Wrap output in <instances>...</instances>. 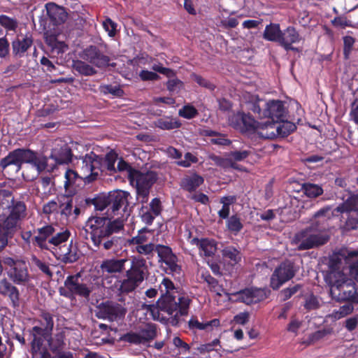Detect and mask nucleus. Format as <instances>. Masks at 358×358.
<instances>
[{
	"instance_id": "obj_27",
	"label": "nucleus",
	"mask_w": 358,
	"mask_h": 358,
	"mask_svg": "<svg viewBox=\"0 0 358 358\" xmlns=\"http://www.w3.org/2000/svg\"><path fill=\"white\" fill-rule=\"evenodd\" d=\"M27 206L21 201H13L10 212L6 218V224L8 227H14L17 222L26 215Z\"/></svg>"
},
{
	"instance_id": "obj_54",
	"label": "nucleus",
	"mask_w": 358,
	"mask_h": 358,
	"mask_svg": "<svg viewBox=\"0 0 358 358\" xmlns=\"http://www.w3.org/2000/svg\"><path fill=\"white\" fill-rule=\"evenodd\" d=\"M302 288V285L300 284H296L293 287H289L285 289L281 290L280 293V296L282 301H285L289 299L292 296H294L298 291H299Z\"/></svg>"
},
{
	"instance_id": "obj_40",
	"label": "nucleus",
	"mask_w": 358,
	"mask_h": 358,
	"mask_svg": "<svg viewBox=\"0 0 358 358\" xmlns=\"http://www.w3.org/2000/svg\"><path fill=\"white\" fill-rule=\"evenodd\" d=\"M64 332H59L56 334L53 337L52 335L44 341H47L50 350L53 352H57L62 350L64 345Z\"/></svg>"
},
{
	"instance_id": "obj_32",
	"label": "nucleus",
	"mask_w": 358,
	"mask_h": 358,
	"mask_svg": "<svg viewBox=\"0 0 358 358\" xmlns=\"http://www.w3.org/2000/svg\"><path fill=\"white\" fill-rule=\"evenodd\" d=\"M74 196L64 192V194L58 196L59 208L61 215L64 216L66 218H69L73 215Z\"/></svg>"
},
{
	"instance_id": "obj_2",
	"label": "nucleus",
	"mask_w": 358,
	"mask_h": 358,
	"mask_svg": "<svg viewBox=\"0 0 358 358\" xmlns=\"http://www.w3.org/2000/svg\"><path fill=\"white\" fill-rule=\"evenodd\" d=\"M73 155L72 150L68 144L58 145L52 150L50 156V158L55 161V164L49 168L46 157L29 149L17 148L0 160V168L4 170L10 165H15L19 171L22 169L23 164H29L36 169L38 175L45 170L53 171L57 164H67L71 162Z\"/></svg>"
},
{
	"instance_id": "obj_58",
	"label": "nucleus",
	"mask_w": 358,
	"mask_h": 358,
	"mask_svg": "<svg viewBox=\"0 0 358 358\" xmlns=\"http://www.w3.org/2000/svg\"><path fill=\"white\" fill-rule=\"evenodd\" d=\"M152 69L155 73L163 74L167 78H173L176 76V71L169 68L164 67L161 63L154 64L152 66Z\"/></svg>"
},
{
	"instance_id": "obj_29",
	"label": "nucleus",
	"mask_w": 358,
	"mask_h": 358,
	"mask_svg": "<svg viewBox=\"0 0 358 358\" xmlns=\"http://www.w3.org/2000/svg\"><path fill=\"white\" fill-rule=\"evenodd\" d=\"M65 181L64 184V192L70 195H76L77 192L78 181H83L79 172L68 169L64 174Z\"/></svg>"
},
{
	"instance_id": "obj_28",
	"label": "nucleus",
	"mask_w": 358,
	"mask_h": 358,
	"mask_svg": "<svg viewBox=\"0 0 358 358\" xmlns=\"http://www.w3.org/2000/svg\"><path fill=\"white\" fill-rule=\"evenodd\" d=\"M127 259L111 258L102 261L100 265L103 273L114 274L122 273L125 268Z\"/></svg>"
},
{
	"instance_id": "obj_60",
	"label": "nucleus",
	"mask_w": 358,
	"mask_h": 358,
	"mask_svg": "<svg viewBox=\"0 0 358 358\" xmlns=\"http://www.w3.org/2000/svg\"><path fill=\"white\" fill-rule=\"evenodd\" d=\"M101 91L105 94H111L120 96L123 94V90L117 85H106L101 87Z\"/></svg>"
},
{
	"instance_id": "obj_12",
	"label": "nucleus",
	"mask_w": 358,
	"mask_h": 358,
	"mask_svg": "<svg viewBox=\"0 0 358 358\" xmlns=\"http://www.w3.org/2000/svg\"><path fill=\"white\" fill-rule=\"evenodd\" d=\"M80 277L79 273L68 275L64 281L65 287L59 288V294L68 299H73L76 295L88 299L92 289L85 283H80Z\"/></svg>"
},
{
	"instance_id": "obj_15",
	"label": "nucleus",
	"mask_w": 358,
	"mask_h": 358,
	"mask_svg": "<svg viewBox=\"0 0 358 358\" xmlns=\"http://www.w3.org/2000/svg\"><path fill=\"white\" fill-rule=\"evenodd\" d=\"M229 124L242 134H253L258 128L262 129L263 124L257 122L251 115L238 111L229 118Z\"/></svg>"
},
{
	"instance_id": "obj_61",
	"label": "nucleus",
	"mask_w": 358,
	"mask_h": 358,
	"mask_svg": "<svg viewBox=\"0 0 358 358\" xmlns=\"http://www.w3.org/2000/svg\"><path fill=\"white\" fill-rule=\"evenodd\" d=\"M117 172L127 171L128 175V180H130L131 173H133V171H136V169H134L128 162L124 161L122 158H120L119 160L117 167Z\"/></svg>"
},
{
	"instance_id": "obj_45",
	"label": "nucleus",
	"mask_w": 358,
	"mask_h": 358,
	"mask_svg": "<svg viewBox=\"0 0 358 358\" xmlns=\"http://www.w3.org/2000/svg\"><path fill=\"white\" fill-rule=\"evenodd\" d=\"M86 205L92 204L97 210H103L106 208L110 209V203L108 199V194L107 196H98L94 199H84Z\"/></svg>"
},
{
	"instance_id": "obj_24",
	"label": "nucleus",
	"mask_w": 358,
	"mask_h": 358,
	"mask_svg": "<svg viewBox=\"0 0 358 358\" xmlns=\"http://www.w3.org/2000/svg\"><path fill=\"white\" fill-rule=\"evenodd\" d=\"M0 294L8 298L13 308H16L20 306L19 289L6 278L0 280Z\"/></svg>"
},
{
	"instance_id": "obj_34",
	"label": "nucleus",
	"mask_w": 358,
	"mask_h": 358,
	"mask_svg": "<svg viewBox=\"0 0 358 358\" xmlns=\"http://www.w3.org/2000/svg\"><path fill=\"white\" fill-rule=\"evenodd\" d=\"M358 194H351L343 203L334 208L332 214L337 213H343L345 212L355 211L357 212L358 208Z\"/></svg>"
},
{
	"instance_id": "obj_37",
	"label": "nucleus",
	"mask_w": 358,
	"mask_h": 358,
	"mask_svg": "<svg viewBox=\"0 0 358 358\" xmlns=\"http://www.w3.org/2000/svg\"><path fill=\"white\" fill-rule=\"evenodd\" d=\"M281 29L279 24L270 23L266 25L263 34L265 40L272 42H279Z\"/></svg>"
},
{
	"instance_id": "obj_7",
	"label": "nucleus",
	"mask_w": 358,
	"mask_h": 358,
	"mask_svg": "<svg viewBox=\"0 0 358 358\" xmlns=\"http://www.w3.org/2000/svg\"><path fill=\"white\" fill-rule=\"evenodd\" d=\"M40 318L38 322L41 326H34L31 329L33 340L31 343V349L34 356L41 350L44 338H48L52 334L54 328L52 314L43 310L40 314Z\"/></svg>"
},
{
	"instance_id": "obj_33",
	"label": "nucleus",
	"mask_w": 358,
	"mask_h": 358,
	"mask_svg": "<svg viewBox=\"0 0 358 358\" xmlns=\"http://www.w3.org/2000/svg\"><path fill=\"white\" fill-rule=\"evenodd\" d=\"M203 182V177L194 173L191 176L184 177L180 181V187L185 191L192 192L201 185Z\"/></svg>"
},
{
	"instance_id": "obj_30",
	"label": "nucleus",
	"mask_w": 358,
	"mask_h": 358,
	"mask_svg": "<svg viewBox=\"0 0 358 358\" xmlns=\"http://www.w3.org/2000/svg\"><path fill=\"white\" fill-rule=\"evenodd\" d=\"M100 161V173L106 172V173L112 176L117 173L115 166L117 159V155L114 152H109L105 157L99 155Z\"/></svg>"
},
{
	"instance_id": "obj_55",
	"label": "nucleus",
	"mask_w": 358,
	"mask_h": 358,
	"mask_svg": "<svg viewBox=\"0 0 358 358\" xmlns=\"http://www.w3.org/2000/svg\"><path fill=\"white\" fill-rule=\"evenodd\" d=\"M139 214L143 222L146 224L147 225H151L157 215H154V213L148 210V207L142 206L140 209Z\"/></svg>"
},
{
	"instance_id": "obj_19",
	"label": "nucleus",
	"mask_w": 358,
	"mask_h": 358,
	"mask_svg": "<svg viewBox=\"0 0 358 358\" xmlns=\"http://www.w3.org/2000/svg\"><path fill=\"white\" fill-rule=\"evenodd\" d=\"M8 264L10 267L8 273V277L15 284L24 285L29 281L30 276L24 261L9 259Z\"/></svg>"
},
{
	"instance_id": "obj_59",
	"label": "nucleus",
	"mask_w": 358,
	"mask_h": 358,
	"mask_svg": "<svg viewBox=\"0 0 358 358\" xmlns=\"http://www.w3.org/2000/svg\"><path fill=\"white\" fill-rule=\"evenodd\" d=\"M117 23L113 21L110 18L107 17L103 22V27L108 32V34L110 37H113L115 36L117 32Z\"/></svg>"
},
{
	"instance_id": "obj_38",
	"label": "nucleus",
	"mask_w": 358,
	"mask_h": 358,
	"mask_svg": "<svg viewBox=\"0 0 358 358\" xmlns=\"http://www.w3.org/2000/svg\"><path fill=\"white\" fill-rule=\"evenodd\" d=\"M121 237L112 235H106L100 240L99 243H93L98 248L102 247L105 250H112L120 244Z\"/></svg>"
},
{
	"instance_id": "obj_20",
	"label": "nucleus",
	"mask_w": 358,
	"mask_h": 358,
	"mask_svg": "<svg viewBox=\"0 0 358 358\" xmlns=\"http://www.w3.org/2000/svg\"><path fill=\"white\" fill-rule=\"evenodd\" d=\"M55 227L51 224H46L34 230V236L31 238L34 246L39 248L41 250L52 251L50 239L54 235Z\"/></svg>"
},
{
	"instance_id": "obj_17",
	"label": "nucleus",
	"mask_w": 358,
	"mask_h": 358,
	"mask_svg": "<svg viewBox=\"0 0 358 358\" xmlns=\"http://www.w3.org/2000/svg\"><path fill=\"white\" fill-rule=\"evenodd\" d=\"M296 129V126L289 121H279L278 123H264L262 127L261 135L266 138H274L277 136L287 137Z\"/></svg>"
},
{
	"instance_id": "obj_41",
	"label": "nucleus",
	"mask_w": 358,
	"mask_h": 358,
	"mask_svg": "<svg viewBox=\"0 0 358 358\" xmlns=\"http://www.w3.org/2000/svg\"><path fill=\"white\" fill-rule=\"evenodd\" d=\"M139 335L143 344L155 339L157 336L156 324L152 323L146 324L143 328L140 329Z\"/></svg>"
},
{
	"instance_id": "obj_49",
	"label": "nucleus",
	"mask_w": 358,
	"mask_h": 358,
	"mask_svg": "<svg viewBox=\"0 0 358 358\" xmlns=\"http://www.w3.org/2000/svg\"><path fill=\"white\" fill-rule=\"evenodd\" d=\"M31 262L32 264L36 266L42 273L48 275L49 278L52 277L53 273L47 263L41 261L34 255H31Z\"/></svg>"
},
{
	"instance_id": "obj_57",
	"label": "nucleus",
	"mask_w": 358,
	"mask_h": 358,
	"mask_svg": "<svg viewBox=\"0 0 358 358\" xmlns=\"http://www.w3.org/2000/svg\"><path fill=\"white\" fill-rule=\"evenodd\" d=\"M191 78L201 87L213 91L215 89V85L208 80L203 78L202 76L193 73L191 74Z\"/></svg>"
},
{
	"instance_id": "obj_16",
	"label": "nucleus",
	"mask_w": 358,
	"mask_h": 358,
	"mask_svg": "<svg viewBox=\"0 0 358 358\" xmlns=\"http://www.w3.org/2000/svg\"><path fill=\"white\" fill-rule=\"evenodd\" d=\"M271 291L267 288L250 287L245 288L238 292L231 294L235 297V302L251 305L259 303L268 297Z\"/></svg>"
},
{
	"instance_id": "obj_64",
	"label": "nucleus",
	"mask_w": 358,
	"mask_h": 358,
	"mask_svg": "<svg viewBox=\"0 0 358 358\" xmlns=\"http://www.w3.org/2000/svg\"><path fill=\"white\" fill-rule=\"evenodd\" d=\"M344 229L347 231L358 229V217L350 215L345 223Z\"/></svg>"
},
{
	"instance_id": "obj_51",
	"label": "nucleus",
	"mask_w": 358,
	"mask_h": 358,
	"mask_svg": "<svg viewBox=\"0 0 358 358\" xmlns=\"http://www.w3.org/2000/svg\"><path fill=\"white\" fill-rule=\"evenodd\" d=\"M169 80L166 83V89L170 92H174L176 90H180L184 88V83L176 77L168 78Z\"/></svg>"
},
{
	"instance_id": "obj_44",
	"label": "nucleus",
	"mask_w": 358,
	"mask_h": 358,
	"mask_svg": "<svg viewBox=\"0 0 358 358\" xmlns=\"http://www.w3.org/2000/svg\"><path fill=\"white\" fill-rule=\"evenodd\" d=\"M70 235V231L67 229L62 231H57L55 229L54 235H52V238L50 239L52 250L55 249L56 247L59 246L62 243L66 242L69 238Z\"/></svg>"
},
{
	"instance_id": "obj_31",
	"label": "nucleus",
	"mask_w": 358,
	"mask_h": 358,
	"mask_svg": "<svg viewBox=\"0 0 358 358\" xmlns=\"http://www.w3.org/2000/svg\"><path fill=\"white\" fill-rule=\"evenodd\" d=\"M59 257L57 258L60 259L65 264L74 263L80 258V251L78 247L73 244L72 241L67 248L63 250L59 248Z\"/></svg>"
},
{
	"instance_id": "obj_62",
	"label": "nucleus",
	"mask_w": 358,
	"mask_h": 358,
	"mask_svg": "<svg viewBox=\"0 0 358 358\" xmlns=\"http://www.w3.org/2000/svg\"><path fill=\"white\" fill-rule=\"evenodd\" d=\"M139 77L143 81H155L160 79V76L157 73L148 70L141 71Z\"/></svg>"
},
{
	"instance_id": "obj_52",
	"label": "nucleus",
	"mask_w": 358,
	"mask_h": 358,
	"mask_svg": "<svg viewBox=\"0 0 358 358\" xmlns=\"http://www.w3.org/2000/svg\"><path fill=\"white\" fill-rule=\"evenodd\" d=\"M178 114L180 117L191 120L195 117L198 114L196 108L192 105H185L179 110Z\"/></svg>"
},
{
	"instance_id": "obj_5",
	"label": "nucleus",
	"mask_w": 358,
	"mask_h": 358,
	"mask_svg": "<svg viewBox=\"0 0 358 358\" xmlns=\"http://www.w3.org/2000/svg\"><path fill=\"white\" fill-rule=\"evenodd\" d=\"M330 295L338 302L350 301L358 303V292L355 283L343 273L335 272L329 277Z\"/></svg>"
},
{
	"instance_id": "obj_48",
	"label": "nucleus",
	"mask_w": 358,
	"mask_h": 358,
	"mask_svg": "<svg viewBox=\"0 0 358 358\" xmlns=\"http://www.w3.org/2000/svg\"><path fill=\"white\" fill-rule=\"evenodd\" d=\"M148 231V230L146 228L139 230L136 236H133L131 239L128 240L129 245L130 246L134 245L135 247L148 243V236L146 235V232Z\"/></svg>"
},
{
	"instance_id": "obj_9",
	"label": "nucleus",
	"mask_w": 358,
	"mask_h": 358,
	"mask_svg": "<svg viewBox=\"0 0 358 358\" xmlns=\"http://www.w3.org/2000/svg\"><path fill=\"white\" fill-rule=\"evenodd\" d=\"M328 241V236L322 235L315 227L311 225L296 233L293 243L297 245L298 250H306L323 245Z\"/></svg>"
},
{
	"instance_id": "obj_47",
	"label": "nucleus",
	"mask_w": 358,
	"mask_h": 358,
	"mask_svg": "<svg viewBox=\"0 0 358 358\" xmlns=\"http://www.w3.org/2000/svg\"><path fill=\"white\" fill-rule=\"evenodd\" d=\"M227 227L229 231L237 234L243 228V224L241 223L240 217L237 215H234L228 217Z\"/></svg>"
},
{
	"instance_id": "obj_18",
	"label": "nucleus",
	"mask_w": 358,
	"mask_h": 358,
	"mask_svg": "<svg viewBox=\"0 0 358 358\" xmlns=\"http://www.w3.org/2000/svg\"><path fill=\"white\" fill-rule=\"evenodd\" d=\"M127 308L117 303L107 301L102 303L96 313L99 319L108 320L110 322L117 321L124 317Z\"/></svg>"
},
{
	"instance_id": "obj_3",
	"label": "nucleus",
	"mask_w": 358,
	"mask_h": 358,
	"mask_svg": "<svg viewBox=\"0 0 358 358\" xmlns=\"http://www.w3.org/2000/svg\"><path fill=\"white\" fill-rule=\"evenodd\" d=\"M157 245L149 243L135 246L133 251L141 256H132L130 268L126 271L124 278L119 280L118 291L121 294L131 293L147 278L148 267L146 259L152 258Z\"/></svg>"
},
{
	"instance_id": "obj_8",
	"label": "nucleus",
	"mask_w": 358,
	"mask_h": 358,
	"mask_svg": "<svg viewBox=\"0 0 358 358\" xmlns=\"http://www.w3.org/2000/svg\"><path fill=\"white\" fill-rule=\"evenodd\" d=\"M157 179V173L153 171L143 173L136 170L131 173L129 181L136 188L137 199H139L141 203L148 202L150 189Z\"/></svg>"
},
{
	"instance_id": "obj_46",
	"label": "nucleus",
	"mask_w": 358,
	"mask_h": 358,
	"mask_svg": "<svg viewBox=\"0 0 358 358\" xmlns=\"http://www.w3.org/2000/svg\"><path fill=\"white\" fill-rule=\"evenodd\" d=\"M302 190L305 195L309 198H317L324 192L322 186L311 182L303 183Z\"/></svg>"
},
{
	"instance_id": "obj_42",
	"label": "nucleus",
	"mask_w": 358,
	"mask_h": 358,
	"mask_svg": "<svg viewBox=\"0 0 358 358\" xmlns=\"http://www.w3.org/2000/svg\"><path fill=\"white\" fill-rule=\"evenodd\" d=\"M223 257L228 259L231 265L237 264L241 259L240 251L233 246L225 247L222 250Z\"/></svg>"
},
{
	"instance_id": "obj_22",
	"label": "nucleus",
	"mask_w": 358,
	"mask_h": 358,
	"mask_svg": "<svg viewBox=\"0 0 358 358\" xmlns=\"http://www.w3.org/2000/svg\"><path fill=\"white\" fill-rule=\"evenodd\" d=\"M34 43L33 35L30 32L25 34H20L12 42L13 54L17 57H23L26 52L31 48Z\"/></svg>"
},
{
	"instance_id": "obj_13",
	"label": "nucleus",
	"mask_w": 358,
	"mask_h": 358,
	"mask_svg": "<svg viewBox=\"0 0 358 358\" xmlns=\"http://www.w3.org/2000/svg\"><path fill=\"white\" fill-rule=\"evenodd\" d=\"M298 269L294 264L286 260L278 265L273 271L270 278V287L273 290H278L283 284L292 279Z\"/></svg>"
},
{
	"instance_id": "obj_43",
	"label": "nucleus",
	"mask_w": 358,
	"mask_h": 358,
	"mask_svg": "<svg viewBox=\"0 0 358 358\" xmlns=\"http://www.w3.org/2000/svg\"><path fill=\"white\" fill-rule=\"evenodd\" d=\"M72 66L80 75L89 76L96 73V71L92 66L81 60L73 61Z\"/></svg>"
},
{
	"instance_id": "obj_14",
	"label": "nucleus",
	"mask_w": 358,
	"mask_h": 358,
	"mask_svg": "<svg viewBox=\"0 0 358 358\" xmlns=\"http://www.w3.org/2000/svg\"><path fill=\"white\" fill-rule=\"evenodd\" d=\"M156 252L158 257V263L166 273L180 274L181 266L178 264V259L169 246L157 244Z\"/></svg>"
},
{
	"instance_id": "obj_21",
	"label": "nucleus",
	"mask_w": 358,
	"mask_h": 358,
	"mask_svg": "<svg viewBox=\"0 0 358 358\" xmlns=\"http://www.w3.org/2000/svg\"><path fill=\"white\" fill-rule=\"evenodd\" d=\"M82 57L98 68H105L110 65V57L104 55L96 45H90L85 48Z\"/></svg>"
},
{
	"instance_id": "obj_36",
	"label": "nucleus",
	"mask_w": 358,
	"mask_h": 358,
	"mask_svg": "<svg viewBox=\"0 0 358 358\" xmlns=\"http://www.w3.org/2000/svg\"><path fill=\"white\" fill-rule=\"evenodd\" d=\"M155 125L156 127L163 130H171L180 128L181 123L176 118L164 116L157 119L155 122Z\"/></svg>"
},
{
	"instance_id": "obj_39",
	"label": "nucleus",
	"mask_w": 358,
	"mask_h": 358,
	"mask_svg": "<svg viewBox=\"0 0 358 358\" xmlns=\"http://www.w3.org/2000/svg\"><path fill=\"white\" fill-rule=\"evenodd\" d=\"M250 151L247 150H233L230 151L228 155V160L231 162V166L235 169L240 170V168L235 163L236 162H241L245 160L250 155Z\"/></svg>"
},
{
	"instance_id": "obj_35",
	"label": "nucleus",
	"mask_w": 358,
	"mask_h": 358,
	"mask_svg": "<svg viewBox=\"0 0 358 358\" xmlns=\"http://www.w3.org/2000/svg\"><path fill=\"white\" fill-rule=\"evenodd\" d=\"M201 279L208 285L210 292H215L218 296H222V292H224L222 285L219 284L218 280L213 277L208 271H201Z\"/></svg>"
},
{
	"instance_id": "obj_1",
	"label": "nucleus",
	"mask_w": 358,
	"mask_h": 358,
	"mask_svg": "<svg viewBox=\"0 0 358 358\" xmlns=\"http://www.w3.org/2000/svg\"><path fill=\"white\" fill-rule=\"evenodd\" d=\"M159 289L160 297L156 303L146 305L147 310L155 320L180 327L185 321L180 317L188 315L192 299L168 278H163Z\"/></svg>"
},
{
	"instance_id": "obj_10",
	"label": "nucleus",
	"mask_w": 358,
	"mask_h": 358,
	"mask_svg": "<svg viewBox=\"0 0 358 358\" xmlns=\"http://www.w3.org/2000/svg\"><path fill=\"white\" fill-rule=\"evenodd\" d=\"M132 196L129 192L117 189L108 193V199L110 203V210L115 215L120 216L118 218L127 220L130 215L132 208L136 203L131 201Z\"/></svg>"
},
{
	"instance_id": "obj_26",
	"label": "nucleus",
	"mask_w": 358,
	"mask_h": 358,
	"mask_svg": "<svg viewBox=\"0 0 358 358\" xmlns=\"http://www.w3.org/2000/svg\"><path fill=\"white\" fill-rule=\"evenodd\" d=\"M190 243L198 247L201 256L213 257L217 251V242L213 238H194L191 240Z\"/></svg>"
},
{
	"instance_id": "obj_56",
	"label": "nucleus",
	"mask_w": 358,
	"mask_h": 358,
	"mask_svg": "<svg viewBox=\"0 0 358 358\" xmlns=\"http://www.w3.org/2000/svg\"><path fill=\"white\" fill-rule=\"evenodd\" d=\"M197 162V157L194 155L192 153L187 152L184 155V159L176 162V164L179 166L189 168L191 166L192 164H196Z\"/></svg>"
},
{
	"instance_id": "obj_25",
	"label": "nucleus",
	"mask_w": 358,
	"mask_h": 358,
	"mask_svg": "<svg viewBox=\"0 0 358 358\" xmlns=\"http://www.w3.org/2000/svg\"><path fill=\"white\" fill-rule=\"evenodd\" d=\"M300 35L296 29L289 26L287 29L281 31L280 37L278 43L286 50L297 51L298 49L292 45L300 41Z\"/></svg>"
},
{
	"instance_id": "obj_53",
	"label": "nucleus",
	"mask_w": 358,
	"mask_h": 358,
	"mask_svg": "<svg viewBox=\"0 0 358 358\" xmlns=\"http://www.w3.org/2000/svg\"><path fill=\"white\" fill-rule=\"evenodd\" d=\"M0 24L9 31H15L18 22L16 19L1 15H0Z\"/></svg>"
},
{
	"instance_id": "obj_23",
	"label": "nucleus",
	"mask_w": 358,
	"mask_h": 358,
	"mask_svg": "<svg viewBox=\"0 0 358 358\" xmlns=\"http://www.w3.org/2000/svg\"><path fill=\"white\" fill-rule=\"evenodd\" d=\"M45 7L50 23L52 25H61L66 21L68 13L64 7L53 2L47 3Z\"/></svg>"
},
{
	"instance_id": "obj_50",
	"label": "nucleus",
	"mask_w": 358,
	"mask_h": 358,
	"mask_svg": "<svg viewBox=\"0 0 358 358\" xmlns=\"http://www.w3.org/2000/svg\"><path fill=\"white\" fill-rule=\"evenodd\" d=\"M120 340L122 342L129 343L130 344H143L139 333L133 331H129L122 335L120 338Z\"/></svg>"
},
{
	"instance_id": "obj_4",
	"label": "nucleus",
	"mask_w": 358,
	"mask_h": 358,
	"mask_svg": "<svg viewBox=\"0 0 358 358\" xmlns=\"http://www.w3.org/2000/svg\"><path fill=\"white\" fill-rule=\"evenodd\" d=\"M264 102L263 99L256 95H250L249 100L246 102V108L257 115L259 118H268L271 122L266 123H278L286 117L287 111L283 101L280 100H269L265 102L264 108H262L261 103Z\"/></svg>"
},
{
	"instance_id": "obj_11",
	"label": "nucleus",
	"mask_w": 358,
	"mask_h": 358,
	"mask_svg": "<svg viewBox=\"0 0 358 358\" xmlns=\"http://www.w3.org/2000/svg\"><path fill=\"white\" fill-rule=\"evenodd\" d=\"M99 155L93 151L85 154L80 158L78 164V172L85 184H90L97 180L100 174Z\"/></svg>"
},
{
	"instance_id": "obj_6",
	"label": "nucleus",
	"mask_w": 358,
	"mask_h": 358,
	"mask_svg": "<svg viewBox=\"0 0 358 358\" xmlns=\"http://www.w3.org/2000/svg\"><path fill=\"white\" fill-rule=\"evenodd\" d=\"M86 226L90 229L92 243H99L100 240L106 235H112L123 229L124 223L120 218L111 220L107 216H94L88 219Z\"/></svg>"
},
{
	"instance_id": "obj_63",
	"label": "nucleus",
	"mask_w": 358,
	"mask_h": 358,
	"mask_svg": "<svg viewBox=\"0 0 358 358\" xmlns=\"http://www.w3.org/2000/svg\"><path fill=\"white\" fill-rule=\"evenodd\" d=\"M150 210L152 211L154 215L159 216L162 211V202L159 198H154L150 201Z\"/></svg>"
}]
</instances>
